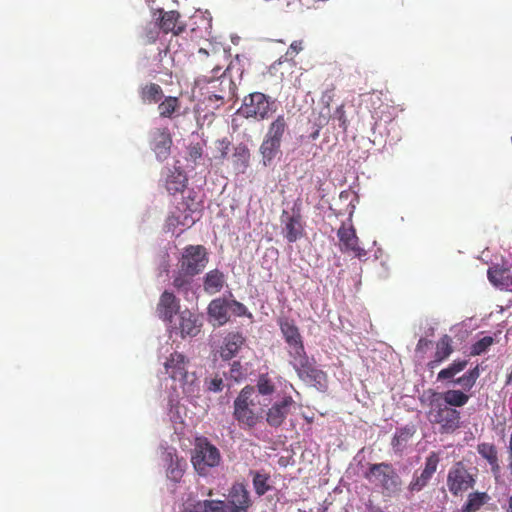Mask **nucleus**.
<instances>
[{"label":"nucleus","mask_w":512,"mask_h":512,"mask_svg":"<svg viewBox=\"0 0 512 512\" xmlns=\"http://www.w3.org/2000/svg\"><path fill=\"white\" fill-rule=\"evenodd\" d=\"M426 403V418L432 426L438 428L440 434H452L462 427L460 411L437 399L432 393H429Z\"/></svg>","instance_id":"obj_1"},{"label":"nucleus","mask_w":512,"mask_h":512,"mask_svg":"<svg viewBox=\"0 0 512 512\" xmlns=\"http://www.w3.org/2000/svg\"><path fill=\"white\" fill-rule=\"evenodd\" d=\"M257 404L255 388L252 385L243 387L233 402V418L241 429L251 430L262 420L263 410L256 408Z\"/></svg>","instance_id":"obj_2"},{"label":"nucleus","mask_w":512,"mask_h":512,"mask_svg":"<svg viewBox=\"0 0 512 512\" xmlns=\"http://www.w3.org/2000/svg\"><path fill=\"white\" fill-rule=\"evenodd\" d=\"M289 135L288 119L284 114L278 115L268 126L260 145L259 152L264 166H269L281 153V144Z\"/></svg>","instance_id":"obj_3"},{"label":"nucleus","mask_w":512,"mask_h":512,"mask_svg":"<svg viewBox=\"0 0 512 512\" xmlns=\"http://www.w3.org/2000/svg\"><path fill=\"white\" fill-rule=\"evenodd\" d=\"M364 477L370 483L380 487L388 496L396 495L401 490L402 480L390 463L371 464Z\"/></svg>","instance_id":"obj_4"},{"label":"nucleus","mask_w":512,"mask_h":512,"mask_svg":"<svg viewBox=\"0 0 512 512\" xmlns=\"http://www.w3.org/2000/svg\"><path fill=\"white\" fill-rule=\"evenodd\" d=\"M194 469L200 475H206L209 469L217 467L221 462L219 449L206 437H197L191 457Z\"/></svg>","instance_id":"obj_5"},{"label":"nucleus","mask_w":512,"mask_h":512,"mask_svg":"<svg viewBox=\"0 0 512 512\" xmlns=\"http://www.w3.org/2000/svg\"><path fill=\"white\" fill-rule=\"evenodd\" d=\"M468 365V360L457 359L454 360L448 367L439 371L437 375L438 381L449 380L453 386H460L464 391H470L476 384L477 379L480 376L479 366L468 370L462 376L455 378V376L465 370Z\"/></svg>","instance_id":"obj_6"},{"label":"nucleus","mask_w":512,"mask_h":512,"mask_svg":"<svg viewBox=\"0 0 512 512\" xmlns=\"http://www.w3.org/2000/svg\"><path fill=\"white\" fill-rule=\"evenodd\" d=\"M275 111V101L261 92L245 96L238 113L245 118L265 120Z\"/></svg>","instance_id":"obj_7"},{"label":"nucleus","mask_w":512,"mask_h":512,"mask_svg":"<svg viewBox=\"0 0 512 512\" xmlns=\"http://www.w3.org/2000/svg\"><path fill=\"white\" fill-rule=\"evenodd\" d=\"M209 261L207 249L203 245H188L183 249L178 267L189 275H198Z\"/></svg>","instance_id":"obj_8"},{"label":"nucleus","mask_w":512,"mask_h":512,"mask_svg":"<svg viewBox=\"0 0 512 512\" xmlns=\"http://www.w3.org/2000/svg\"><path fill=\"white\" fill-rule=\"evenodd\" d=\"M475 483V475L467 469L463 462H456L450 468L447 475V486L452 495L458 496L472 489Z\"/></svg>","instance_id":"obj_9"},{"label":"nucleus","mask_w":512,"mask_h":512,"mask_svg":"<svg viewBox=\"0 0 512 512\" xmlns=\"http://www.w3.org/2000/svg\"><path fill=\"white\" fill-rule=\"evenodd\" d=\"M339 239V248L343 253H352L358 259H363L367 255V251L359 246V238L352 224L346 225L342 223L337 231Z\"/></svg>","instance_id":"obj_10"},{"label":"nucleus","mask_w":512,"mask_h":512,"mask_svg":"<svg viewBox=\"0 0 512 512\" xmlns=\"http://www.w3.org/2000/svg\"><path fill=\"white\" fill-rule=\"evenodd\" d=\"M295 405L296 402L290 395H285L275 401L265 413L267 424L274 428L280 427L291 411L295 409Z\"/></svg>","instance_id":"obj_11"},{"label":"nucleus","mask_w":512,"mask_h":512,"mask_svg":"<svg viewBox=\"0 0 512 512\" xmlns=\"http://www.w3.org/2000/svg\"><path fill=\"white\" fill-rule=\"evenodd\" d=\"M439 462L440 458L438 453L431 452L425 459L424 468L420 472L416 471L414 473L413 478L408 485L409 491L413 493L423 490L437 471Z\"/></svg>","instance_id":"obj_12"},{"label":"nucleus","mask_w":512,"mask_h":512,"mask_svg":"<svg viewBox=\"0 0 512 512\" xmlns=\"http://www.w3.org/2000/svg\"><path fill=\"white\" fill-rule=\"evenodd\" d=\"M252 506L250 493L242 483H234L228 491L226 507L228 512H248Z\"/></svg>","instance_id":"obj_13"},{"label":"nucleus","mask_w":512,"mask_h":512,"mask_svg":"<svg viewBox=\"0 0 512 512\" xmlns=\"http://www.w3.org/2000/svg\"><path fill=\"white\" fill-rule=\"evenodd\" d=\"M149 142L158 160L164 161L169 157L172 137L167 127L152 129L149 133Z\"/></svg>","instance_id":"obj_14"},{"label":"nucleus","mask_w":512,"mask_h":512,"mask_svg":"<svg viewBox=\"0 0 512 512\" xmlns=\"http://www.w3.org/2000/svg\"><path fill=\"white\" fill-rule=\"evenodd\" d=\"M180 17V13L176 10L158 9L153 13V19L162 32H182L184 27L181 25Z\"/></svg>","instance_id":"obj_15"},{"label":"nucleus","mask_w":512,"mask_h":512,"mask_svg":"<svg viewBox=\"0 0 512 512\" xmlns=\"http://www.w3.org/2000/svg\"><path fill=\"white\" fill-rule=\"evenodd\" d=\"M282 233L289 243H294L303 236L304 228L301 222V216L288 215L286 211L282 214Z\"/></svg>","instance_id":"obj_16"},{"label":"nucleus","mask_w":512,"mask_h":512,"mask_svg":"<svg viewBox=\"0 0 512 512\" xmlns=\"http://www.w3.org/2000/svg\"><path fill=\"white\" fill-rule=\"evenodd\" d=\"M179 308L180 304L176 296L172 292L164 291L160 296L156 311L160 319L172 322Z\"/></svg>","instance_id":"obj_17"},{"label":"nucleus","mask_w":512,"mask_h":512,"mask_svg":"<svg viewBox=\"0 0 512 512\" xmlns=\"http://www.w3.org/2000/svg\"><path fill=\"white\" fill-rule=\"evenodd\" d=\"M187 359L178 352L171 353L164 363L166 374L173 380L182 381L187 376Z\"/></svg>","instance_id":"obj_18"},{"label":"nucleus","mask_w":512,"mask_h":512,"mask_svg":"<svg viewBox=\"0 0 512 512\" xmlns=\"http://www.w3.org/2000/svg\"><path fill=\"white\" fill-rule=\"evenodd\" d=\"M489 281L501 289L512 292V272L505 264L493 265L488 269Z\"/></svg>","instance_id":"obj_19"},{"label":"nucleus","mask_w":512,"mask_h":512,"mask_svg":"<svg viewBox=\"0 0 512 512\" xmlns=\"http://www.w3.org/2000/svg\"><path fill=\"white\" fill-rule=\"evenodd\" d=\"M468 391H464V389H448L443 392H437L434 390H429V393H432L437 399H440L445 404L452 408H458L465 406L470 400V395L467 393Z\"/></svg>","instance_id":"obj_20"},{"label":"nucleus","mask_w":512,"mask_h":512,"mask_svg":"<svg viewBox=\"0 0 512 512\" xmlns=\"http://www.w3.org/2000/svg\"><path fill=\"white\" fill-rule=\"evenodd\" d=\"M221 69L222 68L220 66H216L212 70L213 76L208 80V83L218 81L220 88L219 93H217L216 91H212L211 94L208 96V100H216L223 103L226 92H230L233 88V81L231 77L226 74V70L218 76Z\"/></svg>","instance_id":"obj_21"},{"label":"nucleus","mask_w":512,"mask_h":512,"mask_svg":"<svg viewBox=\"0 0 512 512\" xmlns=\"http://www.w3.org/2000/svg\"><path fill=\"white\" fill-rule=\"evenodd\" d=\"M245 343V337L240 332H230L223 340L219 353L223 360H230L236 356L240 348Z\"/></svg>","instance_id":"obj_22"},{"label":"nucleus","mask_w":512,"mask_h":512,"mask_svg":"<svg viewBox=\"0 0 512 512\" xmlns=\"http://www.w3.org/2000/svg\"><path fill=\"white\" fill-rule=\"evenodd\" d=\"M193 210L187 205L184 210L177 208L176 211L172 212L166 220V225L169 230L174 231L177 227H191L195 223V219L192 217Z\"/></svg>","instance_id":"obj_23"},{"label":"nucleus","mask_w":512,"mask_h":512,"mask_svg":"<svg viewBox=\"0 0 512 512\" xmlns=\"http://www.w3.org/2000/svg\"><path fill=\"white\" fill-rule=\"evenodd\" d=\"M453 353L452 339L448 335H443L436 344L434 359L428 363L429 368H435L445 361Z\"/></svg>","instance_id":"obj_24"},{"label":"nucleus","mask_w":512,"mask_h":512,"mask_svg":"<svg viewBox=\"0 0 512 512\" xmlns=\"http://www.w3.org/2000/svg\"><path fill=\"white\" fill-rule=\"evenodd\" d=\"M296 373L300 379L314 386L322 387L326 382V374L322 370L314 367L310 361Z\"/></svg>","instance_id":"obj_25"},{"label":"nucleus","mask_w":512,"mask_h":512,"mask_svg":"<svg viewBox=\"0 0 512 512\" xmlns=\"http://www.w3.org/2000/svg\"><path fill=\"white\" fill-rule=\"evenodd\" d=\"M477 452L489 463L494 475L500 473L501 467L499 464L498 451L494 444L487 442L479 443L477 445Z\"/></svg>","instance_id":"obj_26"},{"label":"nucleus","mask_w":512,"mask_h":512,"mask_svg":"<svg viewBox=\"0 0 512 512\" xmlns=\"http://www.w3.org/2000/svg\"><path fill=\"white\" fill-rule=\"evenodd\" d=\"M179 330L182 337L196 336L200 332V324H198L197 317L188 310L181 312L179 316Z\"/></svg>","instance_id":"obj_27"},{"label":"nucleus","mask_w":512,"mask_h":512,"mask_svg":"<svg viewBox=\"0 0 512 512\" xmlns=\"http://www.w3.org/2000/svg\"><path fill=\"white\" fill-rule=\"evenodd\" d=\"M229 301L222 298L214 299L208 306V314L217 321L218 325H224L228 322Z\"/></svg>","instance_id":"obj_28"},{"label":"nucleus","mask_w":512,"mask_h":512,"mask_svg":"<svg viewBox=\"0 0 512 512\" xmlns=\"http://www.w3.org/2000/svg\"><path fill=\"white\" fill-rule=\"evenodd\" d=\"M250 150L245 144H239L234 148L232 154V165L237 173H245L249 167Z\"/></svg>","instance_id":"obj_29"},{"label":"nucleus","mask_w":512,"mask_h":512,"mask_svg":"<svg viewBox=\"0 0 512 512\" xmlns=\"http://www.w3.org/2000/svg\"><path fill=\"white\" fill-rule=\"evenodd\" d=\"M187 184L186 175L180 170L175 168L169 170V174L166 177L165 186L170 194H176L182 192Z\"/></svg>","instance_id":"obj_30"},{"label":"nucleus","mask_w":512,"mask_h":512,"mask_svg":"<svg viewBox=\"0 0 512 512\" xmlns=\"http://www.w3.org/2000/svg\"><path fill=\"white\" fill-rule=\"evenodd\" d=\"M279 327L288 346L297 344L298 342H303L299 328L293 320H289L287 318L281 319L279 321Z\"/></svg>","instance_id":"obj_31"},{"label":"nucleus","mask_w":512,"mask_h":512,"mask_svg":"<svg viewBox=\"0 0 512 512\" xmlns=\"http://www.w3.org/2000/svg\"><path fill=\"white\" fill-rule=\"evenodd\" d=\"M288 354L291 358L290 364L293 366L296 372L299 369L305 367V365L309 362V358L305 351L303 342H298L297 344L289 345Z\"/></svg>","instance_id":"obj_32"},{"label":"nucleus","mask_w":512,"mask_h":512,"mask_svg":"<svg viewBox=\"0 0 512 512\" xmlns=\"http://www.w3.org/2000/svg\"><path fill=\"white\" fill-rule=\"evenodd\" d=\"M224 283V274L218 269L211 270L204 277V290L207 293L215 294L223 288Z\"/></svg>","instance_id":"obj_33"},{"label":"nucleus","mask_w":512,"mask_h":512,"mask_svg":"<svg viewBox=\"0 0 512 512\" xmlns=\"http://www.w3.org/2000/svg\"><path fill=\"white\" fill-rule=\"evenodd\" d=\"M490 500L486 492H472L468 495L466 503L462 506L461 512H477Z\"/></svg>","instance_id":"obj_34"},{"label":"nucleus","mask_w":512,"mask_h":512,"mask_svg":"<svg viewBox=\"0 0 512 512\" xmlns=\"http://www.w3.org/2000/svg\"><path fill=\"white\" fill-rule=\"evenodd\" d=\"M163 97V90L156 83H149L140 89V98L143 103H158Z\"/></svg>","instance_id":"obj_35"},{"label":"nucleus","mask_w":512,"mask_h":512,"mask_svg":"<svg viewBox=\"0 0 512 512\" xmlns=\"http://www.w3.org/2000/svg\"><path fill=\"white\" fill-rule=\"evenodd\" d=\"M414 431L412 428L404 427L400 428L394 434L391 445L396 453H402L406 448L409 440L412 438Z\"/></svg>","instance_id":"obj_36"},{"label":"nucleus","mask_w":512,"mask_h":512,"mask_svg":"<svg viewBox=\"0 0 512 512\" xmlns=\"http://www.w3.org/2000/svg\"><path fill=\"white\" fill-rule=\"evenodd\" d=\"M188 512H228L226 502L222 500L198 501Z\"/></svg>","instance_id":"obj_37"},{"label":"nucleus","mask_w":512,"mask_h":512,"mask_svg":"<svg viewBox=\"0 0 512 512\" xmlns=\"http://www.w3.org/2000/svg\"><path fill=\"white\" fill-rule=\"evenodd\" d=\"M253 387L255 391L262 396H271L276 391V385L268 373L260 374L257 378L256 385Z\"/></svg>","instance_id":"obj_38"},{"label":"nucleus","mask_w":512,"mask_h":512,"mask_svg":"<svg viewBox=\"0 0 512 512\" xmlns=\"http://www.w3.org/2000/svg\"><path fill=\"white\" fill-rule=\"evenodd\" d=\"M253 475V487L258 496H262L270 490L269 476L258 471H251Z\"/></svg>","instance_id":"obj_39"},{"label":"nucleus","mask_w":512,"mask_h":512,"mask_svg":"<svg viewBox=\"0 0 512 512\" xmlns=\"http://www.w3.org/2000/svg\"><path fill=\"white\" fill-rule=\"evenodd\" d=\"M178 108V98L168 96L158 105L159 115L163 118H170Z\"/></svg>","instance_id":"obj_40"},{"label":"nucleus","mask_w":512,"mask_h":512,"mask_svg":"<svg viewBox=\"0 0 512 512\" xmlns=\"http://www.w3.org/2000/svg\"><path fill=\"white\" fill-rule=\"evenodd\" d=\"M493 343L494 339L491 336H485L479 339L471 346L470 355L478 356L485 353Z\"/></svg>","instance_id":"obj_41"},{"label":"nucleus","mask_w":512,"mask_h":512,"mask_svg":"<svg viewBox=\"0 0 512 512\" xmlns=\"http://www.w3.org/2000/svg\"><path fill=\"white\" fill-rule=\"evenodd\" d=\"M194 276L195 275H189L185 273V271H182L181 267H179L177 274L173 278V285L178 290L187 289V287L191 284L192 278Z\"/></svg>","instance_id":"obj_42"},{"label":"nucleus","mask_w":512,"mask_h":512,"mask_svg":"<svg viewBox=\"0 0 512 512\" xmlns=\"http://www.w3.org/2000/svg\"><path fill=\"white\" fill-rule=\"evenodd\" d=\"M204 383L207 391L214 393L222 391L224 386L223 379L218 375L213 378H206Z\"/></svg>","instance_id":"obj_43"},{"label":"nucleus","mask_w":512,"mask_h":512,"mask_svg":"<svg viewBox=\"0 0 512 512\" xmlns=\"http://www.w3.org/2000/svg\"><path fill=\"white\" fill-rule=\"evenodd\" d=\"M183 469L179 462L176 463L175 467L171 464V466L167 470V477L174 482H178L183 476Z\"/></svg>","instance_id":"obj_44"},{"label":"nucleus","mask_w":512,"mask_h":512,"mask_svg":"<svg viewBox=\"0 0 512 512\" xmlns=\"http://www.w3.org/2000/svg\"><path fill=\"white\" fill-rule=\"evenodd\" d=\"M194 19H200L203 22V26H198L197 29L209 30L212 29V18L208 12H200L193 17Z\"/></svg>","instance_id":"obj_45"},{"label":"nucleus","mask_w":512,"mask_h":512,"mask_svg":"<svg viewBox=\"0 0 512 512\" xmlns=\"http://www.w3.org/2000/svg\"><path fill=\"white\" fill-rule=\"evenodd\" d=\"M229 310L237 316H243L247 313L246 306L236 300L229 301Z\"/></svg>","instance_id":"obj_46"},{"label":"nucleus","mask_w":512,"mask_h":512,"mask_svg":"<svg viewBox=\"0 0 512 512\" xmlns=\"http://www.w3.org/2000/svg\"><path fill=\"white\" fill-rule=\"evenodd\" d=\"M230 374L231 377H233L235 380H239L243 377L242 365L240 364L239 361L233 362V364L231 365Z\"/></svg>","instance_id":"obj_47"},{"label":"nucleus","mask_w":512,"mask_h":512,"mask_svg":"<svg viewBox=\"0 0 512 512\" xmlns=\"http://www.w3.org/2000/svg\"><path fill=\"white\" fill-rule=\"evenodd\" d=\"M202 148L199 144H196V145H193V146H190L189 147V157L193 160V161H197L198 159H200L202 157Z\"/></svg>","instance_id":"obj_48"},{"label":"nucleus","mask_w":512,"mask_h":512,"mask_svg":"<svg viewBox=\"0 0 512 512\" xmlns=\"http://www.w3.org/2000/svg\"><path fill=\"white\" fill-rule=\"evenodd\" d=\"M302 50V42L301 41H294L291 43L290 47L288 48L286 52L287 57H293L297 53H299Z\"/></svg>","instance_id":"obj_49"},{"label":"nucleus","mask_w":512,"mask_h":512,"mask_svg":"<svg viewBox=\"0 0 512 512\" xmlns=\"http://www.w3.org/2000/svg\"><path fill=\"white\" fill-rule=\"evenodd\" d=\"M506 512H512V496L508 498V504L506 507Z\"/></svg>","instance_id":"obj_50"},{"label":"nucleus","mask_w":512,"mask_h":512,"mask_svg":"<svg viewBox=\"0 0 512 512\" xmlns=\"http://www.w3.org/2000/svg\"><path fill=\"white\" fill-rule=\"evenodd\" d=\"M428 344V341L424 338H421L419 341H418V344H417V347L420 348L424 345H427Z\"/></svg>","instance_id":"obj_51"},{"label":"nucleus","mask_w":512,"mask_h":512,"mask_svg":"<svg viewBox=\"0 0 512 512\" xmlns=\"http://www.w3.org/2000/svg\"><path fill=\"white\" fill-rule=\"evenodd\" d=\"M508 460H509L508 468H509L510 473H511V475H512V457H509V456H508Z\"/></svg>","instance_id":"obj_52"},{"label":"nucleus","mask_w":512,"mask_h":512,"mask_svg":"<svg viewBox=\"0 0 512 512\" xmlns=\"http://www.w3.org/2000/svg\"><path fill=\"white\" fill-rule=\"evenodd\" d=\"M199 53H204V54L208 55V51L205 48H200Z\"/></svg>","instance_id":"obj_53"},{"label":"nucleus","mask_w":512,"mask_h":512,"mask_svg":"<svg viewBox=\"0 0 512 512\" xmlns=\"http://www.w3.org/2000/svg\"><path fill=\"white\" fill-rule=\"evenodd\" d=\"M221 156L222 158H226L227 156V151L226 150H223L222 153H221Z\"/></svg>","instance_id":"obj_54"},{"label":"nucleus","mask_w":512,"mask_h":512,"mask_svg":"<svg viewBox=\"0 0 512 512\" xmlns=\"http://www.w3.org/2000/svg\"><path fill=\"white\" fill-rule=\"evenodd\" d=\"M235 39H237V40H238V39H239V37H238V36H237V37H235V38L233 37V38H232V42H233V43H235Z\"/></svg>","instance_id":"obj_55"}]
</instances>
